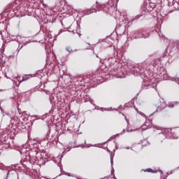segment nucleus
Masks as SVG:
<instances>
[{"label":"nucleus","instance_id":"nucleus-17","mask_svg":"<svg viewBox=\"0 0 179 179\" xmlns=\"http://www.w3.org/2000/svg\"><path fill=\"white\" fill-rule=\"evenodd\" d=\"M145 171H148V173H155L150 168L147 169Z\"/></svg>","mask_w":179,"mask_h":179},{"label":"nucleus","instance_id":"nucleus-34","mask_svg":"<svg viewBox=\"0 0 179 179\" xmlns=\"http://www.w3.org/2000/svg\"><path fill=\"white\" fill-rule=\"evenodd\" d=\"M92 9H95V8H94V7H92Z\"/></svg>","mask_w":179,"mask_h":179},{"label":"nucleus","instance_id":"nucleus-11","mask_svg":"<svg viewBox=\"0 0 179 179\" xmlns=\"http://www.w3.org/2000/svg\"><path fill=\"white\" fill-rule=\"evenodd\" d=\"M142 36V31H136L134 34L133 37L134 38H143ZM137 36V37H136Z\"/></svg>","mask_w":179,"mask_h":179},{"label":"nucleus","instance_id":"nucleus-12","mask_svg":"<svg viewBox=\"0 0 179 179\" xmlns=\"http://www.w3.org/2000/svg\"><path fill=\"white\" fill-rule=\"evenodd\" d=\"M176 106H177V103L176 102H171V103H168L169 108H174V107H176Z\"/></svg>","mask_w":179,"mask_h":179},{"label":"nucleus","instance_id":"nucleus-30","mask_svg":"<svg viewBox=\"0 0 179 179\" xmlns=\"http://www.w3.org/2000/svg\"><path fill=\"white\" fill-rule=\"evenodd\" d=\"M162 101H164V99H162Z\"/></svg>","mask_w":179,"mask_h":179},{"label":"nucleus","instance_id":"nucleus-27","mask_svg":"<svg viewBox=\"0 0 179 179\" xmlns=\"http://www.w3.org/2000/svg\"><path fill=\"white\" fill-rule=\"evenodd\" d=\"M107 151L110 153V150L108 148H107Z\"/></svg>","mask_w":179,"mask_h":179},{"label":"nucleus","instance_id":"nucleus-2","mask_svg":"<svg viewBox=\"0 0 179 179\" xmlns=\"http://www.w3.org/2000/svg\"><path fill=\"white\" fill-rule=\"evenodd\" d=\"M156 69H157L156 74L159 78H161V79H164V80H168V79H169V74H167L166 71H164V68H163V67L157 68V67L155 66V68L154 69V72H155V71H156Z\"/></svg>","mask_w":179,"mask_h":179},{"label":"nucleus","instance_id":"nucleus-21","mask_svg":"<svg viewBox=\"0 0 179 179\" xmlns=\"http://www.w3.org/2000/svg\"><path fill=\"white\" fill-rule=\"evenodd\" d=\"M117 78H125V75H124V74H122V76L117 75Z\"/></svg>","mask_w":179,"mask_h":179},{"label":"nucleus","instance_id":"nucleus-26","mask_svg":"<svg viewBox=\"0 0 179 179\" xmlns=\"http://www.w3.org/2000/svg\"><path fill=\"white\" fill-rule=\"evenodd\" d=\"M159 37H162L163 34H158Z\"/></svg>","mask_w":179,"mask_h":179},{"label":"nucleus","instance_id":"nucleus-15","mask_svg":"<svg viewBox=\"0 0 179 179\" xmlns=\"http://www.w3.org/2000/svg\"><path fill=\"white\" fill-rule=\"evenodd\" d=\"M66 51L69 52V54H71V52H73V50H72V48H71L70 46H67L66 48Z\"/></svg>","mask_w":179,"mask_h":179},{"label":"nucleus","instance_id":"nucleus-22","mask_svg":"<svg viewBox=\"0 0 179 179\" xmlns=\"http://www.w3.org/2000/svg\"><path fill=\"white\" fill-rule=\"evenodd\" d=\"M114 163V161H113V158H110V164H111V166H113Z\"/></svg>","mask_w":179,"mask_h":179},{"label":"nucleus","instance_id":"nucleus-35","mask_svg":"<svg viewBox=\"0 0 179 179\" xmlns=\"http://www.w3.org/2000/svg\"><path fill=\"white\" fill-rule=\"evenodd\" d=\"M96 57L99 58V56L96 55Z\"/></svg>","mask_w":179,"mask_h":179},{"label":"nucleus","instance_id":"nucleus-16","mask_svg":"<svg viewBox=\"0 0 179 179\" xmlns=\"http://www.w3.org/2000/svg\"><path fill=\"white\" fill-rule=\"evenodd\" d=\"M29 79H30V77L25 76H23V77H22V82H24V81H26V80H29Z\"/></svg>","mask_w":179,"mask_h":179},{"label":"nucleus","instance_id":"nucleus-9","mask_svg":"<svg viewBox=\"0 0 179 179\" xmlns=\"http://www.w3.org/2000/svg\"><path fill=\"white\" fill-rule=\"evenodd\" d=\"M145 9H146L147 12H152V10H153V9H155V4L153 3L147 4L145 6Z\"/></svg>","mask_w":179,"mask_h":179},{"label":"nucleus","instance_id":"nucleus-29","mask_svg":"<svg viewBox=\"0 0 179 179\" xmlns=\"http://www.w3.org/2000/svg\"><path fill=\"white\" fill-rule=\"evenodd\" d=\"M107 110V111H109L110 110H108V109H105V110Z\"/></svg>","mask_w":179,"mask_h":179},{"label":"nucleus","instance_id":"nucleus-36","mask_svg":"<svg viewBox=\"0 0 179 179\" xmlns=\"http://www.w3.org/2000/svg\"><path fill=\"white\" fill-rule=\"evenodd\" d=\"M170 55H171V52H170Z\"/></svg>","mask_w":179,"mask_h":179},{"label":"nucleus","instance_id":"nucleus-32","mask_svg":"<svg viewBox=\"0 0 179 179\" xmlns=\"http://www.w3.org/2000/svg\"><path fill=\"white\" fill-rule=\"evenodd\" d=\"M148 79H150V77H148Z\"/></svg>","mask_w":179,"mask_h":179},{"label":"nucleus","instance_id":"nucleus-6","mask_svg":"<svg viewBox=\"0 0 179 179\" xmlns=\"http://www.w3.org/2000/svg\"><path fill=\"white\" fill-rule=\"evenodd\" d=\"M55 97H56L57 100L53 101V103H55V104H59V106L62 107V104H64V103H65V99H61L58 96H56Z\"/></svg>","mask_w":179,"mask_h":179},{"label":"nucleus","instance_id":"nucleus-10","mask_svg":"<svg viewBox=\"0 0 179 179\" xmlns=\"http://www.w3.org/2000/svg\"><path fill=\"white\" fill-rule=\"evenodd\" d=\"M169 6H173L175 9H179V3L177 1H173V2L169 1L168 3Z\"/></svg>","mask_w":179,"mask_h":179},{"label":"nucleus","instance_id":"nucleus-13","mask_svg":"<svg viewBox=\"0 0 179 179\" xmlns=\"http://www.w3.org/2000/svg\"><path fill=\"white\" fill-rule=\"evenodd\" d=\"M50 134H51L50 130L48 131L47 132L46 139H48V141H52V136H50Z\"/></svg>","mask_w":179,"mask_h":179},{"label":"nucleus","instance_id":"nucleus-28","mask_svg":"<svg viewBox=\"0 0 179 179\" xmlns=\"http://www.w3.org/2000/svg\"><path fill=\"white\" fill-rule=\"evenodd\" d=\"M163 104H164V102H162V103L161 104V106H163Z\"/></svg>","mask_w":179,"mask_h":179},{"label":"nucleus","instance_id":"nucleus-18","mask_svg":"<svg viewBox=\"0 0 179 179\" xmlns=\"http://www.w3.org/2000/svg\"><path fill=\"white\" fill-rule=\"evenodd\" d=\"M175 44L176 45L177 50H179V41H176Z\"/></svg>","mask_w":179,"mask_h":179},{"label":"nucleus","instance_id":"nucleus-14","mask_svg":"<svg viewBox=\"0 0 179 179\" xmlns=\"http://www.w3.org/2000/svg\"><path fill=\"white\" fill-rule=\"evenodd\" d=\"M117 30L120 31V30H122L120 32L121 34H125V27H120V28H117Z\"/></svg>","mask_w":179,"mask_h":179},{"label":"nucleus","instance_id":"nucleus-7","mask_svg":"<svg viewBox=\"0 0 179 179\" xmlns=\"http://www.w3.org/2000/svg\"><path fill=\"white\" fill-rule=\"evenodd\" d=\"M151 85H152L151 81H147L146 82V80H144L143 82L141 87L143 89L146 90L149 87V86H151Z\"/></svg>","mask_w":179,"mask_h":179},{"label":"nucleus","instance_id":"nucleus-23","mask_svg":"<svg viewBox=\"0 0 179 179\" xmlns=\"http://www.w3.org/2000/svg\"><path fill=\"white\" fill-rule=\"evenodd\" d=\"M9 173H10V171H7V176L6 179H8V177H9Z\"/></svg>","mask_w":179,"mask_h":179},{"label":"nucleus","instance_id":"nucleus-33","mask_svg":"<svg viewBox=\"0 0 179 179\" xmlns=\"http://www.w3.org/2000/svg\"><path fill=\"white\" fill-rule=\"evenodd\" d=\"M123 132H125V129H123Z\"/></svg>","mask_w":179,"mask_h":179},{"label":"nucleus","instance_id":"nucleus-5","mask_svg":"<svg viewBox=\"0 0 179 179\" xmlns=\"http://www.w3.org/2000/svg\"><path fill=\"white\" fill-rule=\"evenodd\" d=\"M154 128H155V129H157V131H156L159 135H162V136L164 138V139H166L167 138V136H166L164 135V134H166V132H169V130H164V131H163V130L162 129V127H158V126H155L154 127Z\"/></svg>","mask_w":179,"mask_h":179},{"label":"nucleus","instance_id":"nucleus-25","mask_svg":"<svg viewBox=\"0 0 179 179\" xmlns=\"http://www.w3.org/2000/svg\"><path fill=\"white\" fill-rule=\"evenodd\" d=\"M125 120H126L127 124H129L128 119L127 118V117H125Z\"/></svg>","mask_w":179,"mask_h":179},{"label":"nucleus","instance_id":"nucleus-8","mask_svg":"<svg viewBox=\"0 0 179 179\" xmlns=\"http://www.w3.org/2000/svg\"><path fill=\"white\" fill-rule=\"evenodd\" d=\"M150 36V31H142V35H141L140 36H136V37H137V38L143 37V38H148Z\"/></svg>","mask_w":179,"mask_h":179},{"label":"nucleus","instance_id":"nucleus-20","mask_svg":"<svg viewBox=\"0 0 179 179\" xmlns=\"http://www.w3.org/2000/svg\"><path fill=\"white\" fill-rule=\"evenodd\" d=\"M110 75H117L115 73V70H113L112 71H110Z\"/></svg>","mask_w":179,"mask_h":179},{"label":"nucleus","instance_id":"nucleus-31","mask_svg":"<svg viewBox=\"0 0 179 179\" xmlns=\"http://www.w3.org/2000/svg\"><path fill=\"white\" fill-rule=\"evenodd\" d=\"M164 55H167V53H164Z\"/></svg>","mask_w":179,"mask_h":179},{"label":"nucleus","instance_id":"nucleus-4","mask_svg":"<svg viewBox=\"0 0 179 179\" xmlns=\"http://www.w3.org/2000/svg\"><path fill=\"white\" fill-rule=\"evenodd\" d=\"M18 43H19V46L17 48V51L23 48L24 45H27V44H29V43L30 42L29 41V39L27 38L22 37V38H20V40L18 41Z\"/></svg>","mask_w":179,"mask_h":179},{"label":"nucleus","instance_id":"nucleus-19","mask_svg":"<svg viewBox=\"0 0 179 179\" xmlns=\"http://www.w3.org/2000/svg\"><path fill=\"white\" fill-rule=\"evenodd\" d=\"M134 108L138 114H140V115H143V113L142 112H139V110H138L137 108Z\"/></svg>","mask_w":179,"mask_h":179},{"label":"nucleus","instance_id":"nucleus-3","mask_svg":"<svg viewBox=\"0 0 179 179\" xmlns=\"http://www.w3.org/2000/svg\"><path fill=\"white\" fill-rule=\"evenodd\" d=\"M38 156H41V153L36 150V148H34L29 152V157L31 162H37V160H38Z\"/></svg>","mask_w":179,"mask_h":179},{"label":"nucleus","instance_id":"nucleus-1","mask_svg":"<svg viewBox=\"0 0 179 179\" xmlns=\"http://www.w3.org/2000/svg\"><path fill=\"white\" fill-rule=\"evenodd\" d=\"M159 62H160V60L157 59L153 60L148 59L141 64H133L130 69H131L134 76L146 75L145 72H148V71L151 73L155 72V68L159 65Z\"/></svg>","mask_w":179,"mask_h":179},{"label":"nucleus","instance_id":"nucleus-24","mask_svg":"<svg viewBox=\"0 0 179 179\" xmlns=\"http://www.w3.org/2000/svg\"><path fill=\"white\" fill-rule=\"evenodd\" d=\"M139 17H141V16L136 15V16L135 17V19H139Z\"/></svg>","mask_w":179,"mask_h":179}]
</instances>
